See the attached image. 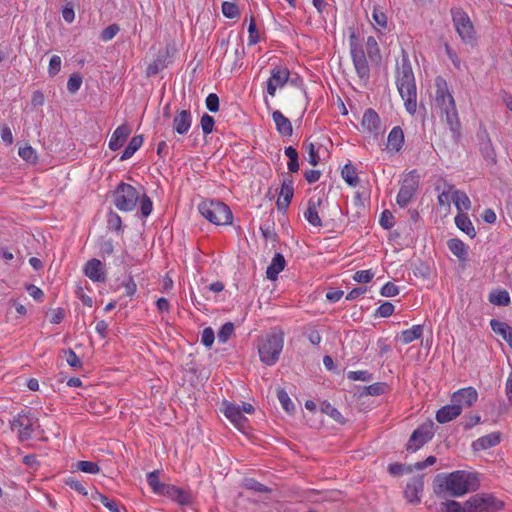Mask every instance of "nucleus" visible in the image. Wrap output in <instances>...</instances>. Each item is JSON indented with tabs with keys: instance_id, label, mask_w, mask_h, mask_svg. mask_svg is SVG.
I'll return each instance as SVG.
<instances>
[{
	"instance_id": "nucleus-1",
	"label": "nucleus",
	"mask_w": 512,
	"mask_h": 512,
	"mask_svg": "<svg viewBox=\"0 0 512 512\" xmlns=\"http://www.w3.org/2000/svg\"><path fill=\"white\" fill-rule=\"evenodd\" d=\"M479 485L476 473L458 470L447 475L438 474L434 479V492L441 498L460 497L470 491H476Z\"/></svg>"
},
{
	"instance_id": "nucleus-2",
	"label": "nucleus",
	"mask_w": 512,
	"mask_h": 512,
	"mask_svg": "<svg viewBox=\"0 0 512 512\" xmlns=\"http://www.w3.org/2000/svg\"><path fill=\"white\" fill-rule=\"evenodd\" d=\"M435 88V105L440 110L441 116H445L452 136L457 141L461 135V123L455 99L449 91L447 81L443 77L437 76L435 78Z\"/></svg>"
},
{
	"instance_id": "nucleus-3",
	"label": "nucleus",
	"mask_w": 512,
	"mask_h": 512,
	"mask_svg": "<svg viewBox=\"0 0 512 512\" xmlns=\"http://www.w3.org/2000/svg\"><path fill=\"white\" fill-rule=\"evenodd\" d=\"M396 85L406 111L414 115L417 110V89L412 66L407 56H404L401 63L397 64Z\"/></svg>"
},
{
	"instance_id": "nucleus-4",
	"label": "nucleus",
	"mask_w": 512,
	"mask_h": 512,
	"mask_svg": "<svg viewBox=\"0 0 512 512\" xmlns=\"http://www.w3.org/2000/svg\"><path fill=\"white\" fill-rule=\"evenodd\" d=\"M284 345V333L274 329L258 345L260 360L268 365H274L278 360Z\"/></svg>"
},
{
	"instance_id": "nucleus-5",
	"label": "nucleus",
	"mask_w": 512,
	"mask_h": 512,
	"mask_svg": "<svg viewBox=\"0 0 512 512\" xmlns=\"http://www.w3.org/2000/svg\"><path fill=\"white\" fill-rule=\"evenodd\" d=\"M200 214L215 225L232 223L233 214L230 208L219 200L205 199L198 205Z\"/></svg>"
},
{
	"instance_id": "nucleus-6",
	"label": "nucleus",
	"mask_w": 512,
	"mask_h": 512,
	"mask_svg": "<svg viewBox=\"0 0 512 512\" xmlns=\"http://www.w3.org/2000/svg\"><path fill=\"white\" fill-rule=\"evenodd\" d=\"M140 199L137 189L127 183L121 182L113 192V203L116 208L123 212L132 211Z\"/></svg>"
},
{
	"instance_id": "nucleus-7",
	"label": "nucleus",
	"mask_w": 512,
	"mask_h": 512,
	"mask_svg": "<svg viewBox=\"0 0 512 512\" xmlns=\"http://www.w3.org/2000/svg\"><path fill=\"white\" fill-rule=\"evenodd\" d=\"M451 16L461 40L473 45L476 42V31L468 14L461 8H452Z\"/></svg>"
},
{
	"instance_id": "nucleus-8",
	"label": "nucleus",
	"mask_w": 512,
	"mask_h": 512,
	"mask_svg": "<svg viewBox=\"0 0 512 512\" xmlns=\"http://www.w3.org/2000/svg\"><path fill=\"white\" fill-rule=\"evenodd\" d=\"M468 512H497L503 508L504 503L492 494L479 493L466 501Z\"/></svg>"
},
{
	"instance_id": "nucleus-9",
	"label": "nucleus",
	"mask_w": 512,
	"mask_h": 512,
	"mask_svg": "<svg viewBox=\"0 0 512 512\" xmlns=\"http://www.w3.org/2000/svg\"><path fill=\"white\" fill-rule=\"evenodd\" d=\"M37 423L38 419L30 412L21 411L10 421V426L17 431L19 441L24 442L32 438Z\"/></svg>"
},
{
	"instance_id": "nucleus-10",
	"label": "nucleus",
	"mask_w": 512,
	"mask_h": 512,
	"mask_svg": "<svg viewBox=\"0 0 512 512\" xmlns=\"http://www.w3.org/2000/svg\"><path fill=\"white\" fill-rule=\"evenodd\" d=\"M420 185V175L417 170L408 172L401 184L396 202L400 207H406L413 199Z\"/></svg>"
},
{
	"instance_id": "nucleus-11",
	"label": "nucleus",
	"mask_w": 512,
	"mask_h": 512,
	"mask_svg": "<svg viewBox=\"0 0 512 512\" xmlns=\"http://www.w3.org/2000/svg\"><path fill=\"white\" fill-rule=\"evenodd\" d=\"M434 436V423L432 421L419 425L411 434L406 445L408 452H416L428 443Z\"/></svg>"
},
{
	"instance_id": "nucleus-12",
	"label": "nucleus",
	"mask_w": 512,
	"mask_h": 512,
	"mask_svg": "<svg viewBox=\"0 0 512 512\" xmlns=\"http://www.w3.org/2000/svg\"><path fill=\"white\" fill-rule=\"evenodd\" d=\"M290 71L284 65H276L271 69L270 78L267 81V93L274 97L278 88L284 87L289 81Z\"/></svg>"
},
{
	"instance_id": "nucleus-13",
	"label": "nucleus",
	"mask_w": 512,
	"mask_h": 512,
	"mask_svg": "<svg viewBox=\"0 0 512 512\" xmlns=\"http://www.w3.org/2000/svg\"><path fill=\"white\" fill-rule=\"evenodd\" d=\"M350 54L358 77L361 80L367 81L370 77V67L364 50L354 49V51L351 52Z\"/></svg>"
},
{
	"instance_id": "nucleus-14",
	"label": "nucleus",
	"mask_w": 512,
	"mask_h": 512,
	"mask_svg": "<svg viewBox=\"0 0 512 512\" xmlns=\"http://www.w3.org/2000/svg\"><path fill=\"white\" fill-rule=\"evenodd\" d=\"M83 272L93 282H105L106 271L104 264L96 258L86 262Z\"/></svg>"
},
{
	"instance_id": "nucleus-15",
	"label": "nucleus",
	"mask_w": 512,
	"mask_h": 512,
	"mask_svg": "<svg viewBox=\"0 0 512 512\" xmlns=\"http://www.w3.org/2000/svg\"><path fill=\"white\" fill-rule=\"evenodd\" d=\"M159 495L175 500L180 505H190L192 503V497L189 492L171 484H165Z\"/></svg>"
},
{
	"instance_id": "nucleus-16",
	"label": "nucleus",
	"mask_w": 512,
	"mask_h": 512,
	"mask_svg": "<svg viewBox=\"0 0 512 512\" xmlns=\"http://www.w3.org/2000/svg\"><path fill=\"white\" fill-rule=\"evenodd\" d=\"M478 398V393L473 387L462 388L453 393L451 402L459 404L462 409L463 406L471 407Z\"/></svg>"
},
{
	"instance_id": "nucleus-17",
	"label": "nucleus",
	"mask_w": 512,
	"mask_h": 512,
	"mask_svg": "<svg viewBox=\"0 0 512 512\" xmlns=\"http://www.w3.org/2000/svg\"><path fill=\"white\" fill-rule=\"evenodd\" d=\"M424 489L423 477H414L410 482L407 483L404 492L405 498L411 504H417L421 501L420 494Z\"/></svg>"
},
{
	"instance_id": "nucleus-18",
	"label": "nucleus",
	"mask_w": 512,
	"mask_h": 512,
	"mask_svg": "<svg viewBox=\"0 0 512 512\" xmlns=\"http://www.w3.org/2000/svg\"><path fill=\"white\" fill-rule=\"evenodd\" d=\"M224 414L238 429L243 430L245 428L247 418L242 414L240 406L230 402H225Z\"/></svg>"
},
{
	"instance_id": "nucleus-19",
	"label": "nucleus",
	"mask_w": 512,
	"mask_h": 512,
	"mask_svg": "<svg viewBox=\"0 0 512 512\" xmlns=\"http://www.w3.org/2000/svg\"><path fill=\"white\" fill-rule=\"evenodd\" d=\"M293 184L294 183L291 178L284 179L281 186L280 195L276 202L279 211H286V209L288 208L294 195Z\"/></svg>"
},
{
	"instance_id": "nucleus-20",
	"label": "nucleus",
	"mask_w": 512,
	"mask_h": 512,
	"mask_svg": "<svg viewBox=\"0 0 512 512\" xmlns=\"http://www.w3.org/2000/svg\"><path fill=\"white\" fill-rule=\"evenodd\" d=\"M192 125V115L190 110L177 111L173 119V130L177 134L185 135Z\"/></svg>"
},
{
	"instance_id": "nucleus-21",
	"label": "nucleus",
	"mask_w": 512,
	"mask_h": 512,
	"mask_svg": "<svg viewBox=\"0 0 512 512\" xmlns=\"http://www.w3.org/2000/svg\"><path fill=\"white\" fill-rule=\"evenodd\" d=\"M130 134L131 128L128 124L124 123L118 126L109 140V148L112 151L120 149L124 145Z\"/></svg>"
},
{
	"instance_id": "nucleus-22",
	"label": "nucleus",
	"mask_w": 512,
	"mask_h": 512,
	"mask_svg": "<svg viewBox=\"0 0 512 512\" xmlns=\"http://www.w3.org/2000/svg\"><path fill=\"white\" fill-rule=\"evenodd\" d=\"M362 126L374 135L381 133V119L375 110L369 108L364 112Z\"/></svg>"
},
{
	"instance_id": "nucleus-23",
	"label": "nucleus",
	"mask_w": 512,
	"mask_h": 512,
	"mask_svg": "<svg viewBox=\"0 0 512 512\" xmlns=\"http://www.w3.org/2000/svg\"><path fill=\"white\" fill-rule=\"evenodd\" d=\"M501 441L500 432H492L482 436L472 443V448L475 451H482L498 445Z\"/></svg>"
},
{
	"instance_id": "nucleus-24",
	"label": "nucleus",
	"mask_w": 512,
	"mask_h": 512,
	"mask_svg": "<svg viewBox=\"0 0 512 512\" xmlns=\"http://www.w3.org/2000/svg\"><path fill=\"white\" fill-rule=\"evenodd\" d=\"M461 414V408L459 404L452 403L451 405H445L440 408L436 413V420L441 423H447L455 419Z\"/></svg>"
},
{
	"instance_id": "nucleus-25",
	"label": "nucleus",
	"mask_w": 512,
	"mask_h": 512,
	"mask_svg": "<svg viewBox=\"0 0 512 512\" xmlns=\"http://www.w3.org/2000/svg\"><path fill=\"white\" fill-rule=\"evenodd\" d=\"M321 199L310 198L308 200V207L304 212L305 219L313 226H322L321 218L318 214V207L321 205Z\"/></svg>"
},
{
	"instance_id": "nucleus-26",
	"label": "nucleus",
	"mask_w": 512,
	"mask_h": 512,
	"mask_svg": "<svg viewBox=\"0 0 512 512\" xmlns=\"http://www.w3.org/2000/svg\"><path fill=\"white\" fill-rule=\"evenodd\" d=\"M490 327L492 331L501 336L508 345L512 348V327L507 323L499 321L497 319L490 320Z\"/></svg>"
},
{
	"instance_id": "nucleus-27",
	"label": "nucleus",
	"mask_w": 512,
	"mask_h": 512,
	"mask_svg": "<svg viewBox=\"0 0 512 512\" xmlns=\"http://www.w3.org/2000/svg\"><path fill=\"white\" fill-rule=\"evenodd\" d=\"M286 261L281 253H276L270 265L267 267L266 276L269 280L275 281L278 274L284 270Z\"/></svg>"
},
{
	"instance_id": "nucleus-28",
	"label": "nucleus",
	"mask_w": 512,
	"mask_h": 512,
	"mask_svg": "<svg viewBox=\"0 0 512 512\" xmlns=\"http://www.w3.org/2000/svg\"><path fill=\"white\" fill-rule=\"evenodd\" d=\"M277 131L283 136H291L293 132L290 120L285 117L279 110H275L272 114Z\"/></svg>"
},
{
	"instance_id": "nucleus-29",
	"label": "nucleus",
	"mask_w": 512,
	"mask_h": 512,
	"mask_svg": "<svg viewBox=\"0 0 512 512\" xmlns=\"http://www.w3.org/2000/svg\"><path fill=\"white\" fill-rule=\"evenodd\" d=\"M404 144V133L399 126L392 128L387 139V148L399 152Z\"/></svg>"
},
{
	"instance_id": "nucleus-30",
	"label": "nucleus",
	"mask_w": 512,
	"mask_h": 512,
	"mask_svg": "<svg viewBox=\"0 0 512 512\" xmlns=\"http://www.w3.org/2000/svg\"><path fill=\"white\" fill-rule=\"evenodd\" d=\"M366 52L370 61L379 64L382 60L380 48L377 40L373 36H369L366 40Z\"/></svg>"
},
{
	"instance_id": "nucleus-31",
	"label": "nucleus",
	"mask_w": 512,
	"mask_h": 512,
	"mask_svg": "<svg viewBox=\"0 0 512 512\" xmlns=\"http://www.w3.org/2000/svg\"><path fill=\"white\" fill-rule=\"evenodd\" d=\"M455 224L461 231L466 233L471 238L475 237V228L467 214L459 213L458 215H456Z\"/></svg>"
},
{
	"instance_id": "nucleus-32",
	"label": "nucleus",
	"mask_w": 512,
	"mask_h": 512,
	"mask_svg": "<svg viewBox=\"0 0 512 512\" xmlns=\"http://www.w3.org/2000/svg\"><path fill=\"white\" fill-rule=\"evenodd\" d=\"M449 250L459 259L465 260L467 258L468 252L467 247L463 241L457 238L449 239L447 242Z\"/></svg>"
},
{
	"instance_id": "nucleus-33",
	"label": "nucleus",
	"mask_w": 512,
	"mask_h": 512,
	"mask_svg": "<svg viewBox=\"0 0 512 512\" xmlns=\"http://www.w3.org/2000/svg\"><path fill=\"white\" fill-rule=\"evenodd\" d=\"M452 201L460 213L471 208V201L467 194L460 190H454L452 193Z\"/></svg>"
},
{
	"instance_id": "nucleus-34",
	"label": "nucleus",
	"mask_w": 512,
	"mask_h": 512,
	"mask_svg": "<svg viewBox=\"0 0 512 512\" xmlns=\"http://www.w3.org/2000/svg\"><path fill=\"white\" fill-rule=\"evenodd\" d=\"M423 334L422 325H414L412 328L401 332L400 340L403 344H409L416 339H419Z\"/></svg>"
},
{
	"instance_id": "nucleus-35",
	"label": "nucleus",
	"mask_w": 512,
	"mask_h": 512,
	"mask_svg": "<svg viewBox=\"0 0 512 512\" xmlns=\"http://www.w3.org/2000/svg\"><path fill=\"white\" fill-rule=\"evenodd\" d=\"M142 144H143V136L142 135L134 136L130 140V142L127 145V147L125 148V150L123 151V153L120 157V160L124 161V160L131 158L134 155V153L142 146Z\"/></svg>"
},
{
	"instance_id": "nucleus-36",
	"label": "nucleus",
	"mask_w": 512,
	"mask_h": 512,
	"mask_svg": "<svg viewBox=\"0 0 512 512\" xmlns=\"http://www.w3.org/2000/svg\"><path fill=\"white\" fill-rule=\"evenodd\" d=\"M341 175L345 182L353 187L357 186L360 181L359 177L357 176L356 169L351 163L344 165L341 171Z\"/></svg>"
},
{
	"instance_id": "nucleus-37",
	"label": "nucleus",
	"mask_w": 512,
	"mask_h": 512,
	"mask_svg": "<svg viewBox=\"0 0 512 512\" xmlns=\"http://www.w3.org/2000/svg\"><path fill=\"white\" fill-rule=\"evenodd\" d=\"M489 301L494 305L508 306L511 299L507 290H497L490 293Z\"/></svg>"
},
{
	"instance_id": "nucleus-38",
	"label": "nucleus",
	"mask_w": 512,
	"mask_h": 512,
	"mask_svg": "<svg viewBox=\"0 0 512 512\" xmlns=\"http://www.w3.org/2000/svg\"><path fill=\"white\" fill-rule=\"evenodd\" d=\"M440 512H468L466 502L461 505L455 500H447L440 504Z\"/></svg>"
},
{
	"instance_id": "nucleus-39",
	"label": "nucleus",
	"mask_w": 512,
	"mask_h": 512,
	"mask_svg": "<svg viewBox=\"0 0 512 512\" xmlns=\"http://www.w3.org/2000/svg\"><path fill=\"white\" fill-rule=\"evenodd\" d=\"M147 482L149 486L152 488L153 492L156 494H160L162 487H164L165 483H161L159 481V471L155 470L147 475Z\"/></svg>"
},
{
	"instance_id": "nucleus-40",
	"label": "nucleus",
	"mask_w": 512,
	"mask_h": 512,
	"mask_svg": "<svg viewBox=\"0 0 512 512\" xmlns=\"http://www.w3.org/2000/svg\"><path fill=\"white\" fill-rule=\"evenodd\" d=\"M277 397L279 402L281 403L283 409L288 412L292 413L295 410V406L292 403L289 395L284 389H278L277 390Z\"/></svg>"
},
{
	"instance_id": "nucleus-41",
	"label": "nucleus",
	"mask_w": 512,
	"mask_h": 512,
	"mask_svg": "<svg viewBox=\"0 0 512 512\" xmlns=\"http://www.w3.org/2000/svg\"><path fill=\"white\" fill-rule=\"evenodd\" d=\"M222 13L225 17L234 19L240 15L239 8L236 3L225 1L222 3Z\"/></svg>"
},
{
	"instance_id": "nucleus-42",
	"label": "nucleus",
	"mask_w": 512,
	"mask_h": 512,
	"mask_svg": "<svg viewBox=\"0 0 512 512\" xmlns=\"http://www.w3.org/2000/svg\"><path fill=\"white\" fill-rule=\"evenodd\" d=\"M75 466L77 470L88 474H97L100 471L98 464L91 461H78Z\"/></svg>"
},
{
	"instance_id": "nucleus-43",
	"label": "nucleus",
	"mask_w": 512,
	"mask_h": 512,
	"mask_svg": "<svg viewBox=\"0 0 512 512\" xmlns=\"http://www.w3.org/2000/svg\"><path fill=\"white\" fill-rule=\"evenodd\" d=\"M321 410L323 413H326L330 417H332L335 421L340 423H344V419L342 414L329 402H323L321 405Z\"/></svg>"
},
{
	"instance_id": "nucleus-44",
	"label": "nucleus",
	"mask_w": 512,
	"mask_h": 512,
	"mask_svg": "<svg viewBox=\"0 0 512 512\" xmlns=\"http://www.w3.org/2000/svg\"><path fill=\"white\" fill-rule=\"evenodd\" d=\"M82 84V76L79 73H73L70 75L68 82H67V90L74 94L76 93Z\"/></svg>"
},
{
	"instance_id": "nucleus-45",
	"label": "nucleus",
	"mask_w": 512,
	"mask_h": 512,
	"mask_svg": "<svg viewBox=\"0 0 512 512\" xmlns=\"http://www.w3.org/2000/svg\"><path fill=\"white\" fill-rule=\"evenodd\" d=\"M234 332V325L231 322H226L222 325L220 330L218 331V340L219 342L225 343L231 337Z\"/></svg>"
},
{
	"instance_id": "nucleus-46",
	"label": "nucleus",
	"mask_w": 512,
	"mask_h": 512,
	"mask_svg": "<svg viewBox=\"0 0 512 512\" xmlns=\"http://www.w3.org/2000/svg\"><path fill=\"white\" fill-rule=\"evenodd\" d=\"M372 18L381 29L387 28V16L378 6H374Z\"/></svg>"
},
{
	"instance_id": "nucleus-47",
	"label": "nucleus",
	"mask_w": 512,
	"mask_h": 512,
	"mask_svg": "<svg viewBox=\"0 0 512 512\" xmlns=\"http://www.w3.org/2000/svg\"><path fill=\"white\" fill-rule=\"evenodd\" d=\"M64 482L67 486H69L71 489L75 490L79 494L84 495V496L87 495L86 488L84 487L82 482L80 480H78L77 478H75L73 476H69L64 480Z\"/></svg>"
},
{
	"instance_id": "nucleus-48",
	"label": "nucleus",
	"mask_w": 512,
	"mask_h": 512,
	"mask_svg": "<svg viewBox=\"0 0 512 512\" xmlns=\"http://www.w3.org/2000/svg\"><path fill=\"white\" fill-rule=\"evenodd\" d=\"M94 500H99L100 503L103 504L111 512H120L117 502L112 499H109L107 496L103 494L96 493Z\"/></svg>"
},
{
	"instance_id": "nucleus-49",
	"label": "nucleus",
	"mask_w": 512,
	"mask_h": 512,
	"mask_svg": "<svg viewBox=\"0 0 512 512\" xmlns=\"http://www.w3.org/2000/svg\"><path fill=\"white\" fill-rule=\"evenodd\" d=\"M387 384L383 382H377L365 387V393L367 395L379 396L385 393Z\"/></svg>"
},
{
	"instance_id": "nucleus-50",
	"label": "nucleus",
	"mask_w": 512,
	"mask_h": 512,
	"mask_svg": "<svg viewBox=\"0 0 512 512\" xmlns=\"http://www.w3.org/2000/svg\"><path fill=\"white\" fill-rule=\"evenodd\" d=\"M64 355L68 365L72 368L80 369L82 367V361L72 349L65 350Z\"/></svg>"
},
{
	"instance_id": "nucleus-51",
	"label": "nucleus",
	"mask_w": 512,
	"mask_h": 512,
	"mask_svg": "<svg viewBox=\"0 0 512 512\" xmlns=\"http://www.w3.org/2000/svg\"><path fill=\"white\" fill-rule=\"evenodd\" d=\"M437 459L435 456H428L424 461L417 462L414 465L407 466V473H411L413 470H422L428 466L434 465Z\"/></svg>"
},
{
	"instance_id": "nucleus-52",
	"label": "nucleus",
	"mask_w": 512,
	"mask_h": 512,
	"mask_svg": "<svg viewBox=\"0 0 512 512\" xmlns=\"http://www.w3.org/2000/svg\"><path fill=\"white\" fill-rule=\"evenodd\" d=\"M214 124H215V120L209 114L205 113L201 117L200 125H201L202 131L205 135H208L213 131Z\"/></svg>"
},
{
	"instance_id": "nucleus-53",
	"label": "nucleus",
	"mask_w": 512,
	"mask_h": 512,
	"mask_svg": "<svg viewBox=\"0 0 512 512\" xmlns=\"http://www.w3.org/2000/svg\"><path fill=\"white\" fill-rule=\"evenodd\" d=\"M18 153L19 156L27 162L34 163L37 160L36 152L31 146L19 148Z\"/></svg>"
},
{
	"instance_id": "nucleus-54",
	"label": "nucleus",
	"mask_w": 512,
	"mask_h": 512,
	"mask_svg": "<svg viewBox=\"0 0 512 512\" xmlns=\"http://www.w3.org/2000/svg\"><path fill=\"white\" fill-rule=\"evenodd\" d=\"M393 312H394V305L391 302L386 301L378 307V309L376 310L374 315L376 317L386 318V317L391 316L393 314Z\"/></svg>"
},
{
	"instance_id": "nucleus-55",
	"label": "nucleus",
	"mask_w": 512,
	"mask_h": 512,
	"mask_svg": "<svg viewBox=\"0 0 512 512\" xmlns=\"http://www.w3.org/2000/svg\"><path fill=\"white\" fill-rule=\"evenodd\" d=\"M320 492L314 489L306 490L300 496L299 501H309L313 503H320L323 501V498H320Z\"/></svg>"
},
{
	"instance_id": "nucleus-56",
	"label": "nucleus",
	"mask_w": 512,
	"mask_h": 512,
	"mask_svg": "<svg viewBox=\"0 0 512 512\" xmlns=\"http://www.w3.org/2000/svg\"><path fill=\"white\" fill-rule=\"evenodd\" d=\"M119 31H120L119 25H117L115 23L111 24L102 30L100 38L103 41H109V40L113 39Z\"/></svg>"
},
{
	"instance_id": "nucleus-57",
	"label": "nucleus",
	"mask_w": 512,
	"mask_h": 512,
	"mask_svg": "<svg viewBox=\"0 0 512 512\" xmlns=\"http://www.w3.org/2000/svg\"><path fill=\"white\" fill-rule=\"evenodd\" d=\"M140 211L142 217H148L152 212V201L150 197H148L146 194H144L140 199Z\"/></svg>"
},
{
	"instance_id": "nucleus-58",
	"label": "nucleus",
	"mask_w": 512,
	"mask_h": 512,
	"mask_svg": "<svg viewBox=\"0 0 512 512\" xmlns=\"http://www.w3.org/2000/svg\"><path fill=\"white\" fill-rule=\"evenodd\" d=\"M245 487L249 490H253L259 493H268L271 491L270 488L254 479H247L245 482Z\"/></svg>"
},
{
	"instance_id": "nucleus-59",
	"label": "nucleus",
	"mask_w": 512,
	"mask_h": 512,
	"mask_svg": "<svg viewBox=\"0 0 512 512\" xmlns=\"http://www.w3.org/2000/svg\"><path fill=\"white\" fill-rule=\"evenodd\" d=\"M249 37L248 44L256 45L259 42V33L257 30L256 22L253 17H251L249 27H248Z\"/></svg>"
},
{
	"instance_id": "nucleus-60",
	"label": "nucleus",
	"mask_w": 512,
	"mask_h": 512,
	"mask_svg": "<svg viewBox=\"0 0 512 512\" xmlns=\"http://www.w3.org/2000/svg\"><path fill=\"white\" fill-rule=\"evenodd\" d=\"M108 227L118 232L122 230L121 217L113 211L108 214Z\"/></svg>"
},
{
	"instance_id": "nucleus-61",
	"label": "nucleus",
	"mask_w": 512,
	"mask_h": 512,
	"mask_svg": "<svg viewBox=\"0 0 512 512\" xmlns=\"http://www.w3.org/2000/svg\"><path fill=\"white\" fill-rule=\"evenodd\" d=\"M394 216L393 214L389 211V210H384L381 214V217H380V220H379V223L380 225L386 229V230H389L393 227L394 225Z\"/></svg>"
},
{
	"instance_id": "nucleus-62",
	"label": "nucleus",
	"mask_w": 512,
	"mask_h": 512,
	"mask_svg": "<svg viewBox=\"0 0 512 512\" xmlns=\"http://www.w3.org/2000/svg\"><path fill=\"white\" fill-rule=\"evenodd\" d=\"M372 378H373L372 374L369 373L368 371L359 370V371H350L348 373V379L354 380V381H357V380L371 381Z\"/></svg>"
},
{
	"instance_id": "nucleus-63",
	"label": "nucleus",
	"mask_w": 512,
	"mask_h": 512,
	"mask_svg": "<svg viewBox=\"0 0 512 512\" xmlns=\"http://www.w3.org/2000/svg\"><path fill=\"white\" fill-rule=\"evenodd\" d=\"M373 277L374 273L371 270H360L354 274L353 279L358 283H368Z\"/></svg>"
},
{
	"instance_id": "nucleus-64",
	"label": "nucleus",
	"mask_w": 512,
	"mask_h": 512,
	"mask_svg": "<svg viewBox=\"0 0 512 512\" xmlns=\"http://www.w3.org/2000/svg\"><path fill=\"white\" fill-rule=\"evenodd\" d=\"M215 335L211 327H207L203 330L201 336V343L206 347H211L214 343Z\"/></svg>"
}]
</instances>
